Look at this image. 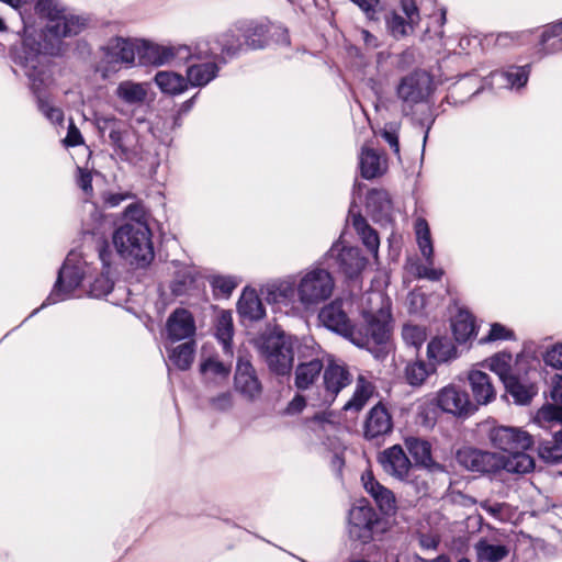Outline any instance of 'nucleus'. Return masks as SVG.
I'll list each match as a JSON object with an SVG mask.
<instances>
[{
    "label": "nucleus",
    "mask_w": 562,
    "mask_h": 562,
    "mask_svg": "<svg viewBox=\"0 0 562 562\" xmlns=\"http://www.w3.org/2000/svg\"><path fill=\"white\" fill-rule=\"evenodd\" d=\"M458 356L454 342L447 336H436L427 345V357L434 366L456 360Z\"/></svg>",
    "instance_id": "f704fd0d"
},
{
    "label": "nucleus",
    "mask_w": 562,
    "mask_h": 562,
    "mask_svg": "<svg viewBox=\"0 0 562 562\" xmlns=\"http://www.w3.org/2000/svg\"><path fill=\"white\" fill-rule=\"evenodd\" d=\"M11 58L30 81V89L36 99L38 111L52 123L61 124L64 112L52 104L46 89L50 81L49 58L43 52L42 43L26 35L19 45L11 48Z\"/></svg>",
    "instance_id": "f03ea898"
},
{
    "label": "nucleus",
    "mask_w": 562,
    "mask_h": 562,
    "mask_svg": "<svg viewBox=\"0 0 562 562\" xmlns=\"http://www.w3.org/2000/svg\"><path fill=\"white\" fill-rule=\"evenodd\" d=\"M360 173L364 179H374L381 172V162L379 154L371 148H362L359 157Z\"/></svg>",
    "instance_id": "09e8293b"
},
{
    "label": "nucleus",
    "mask_w": 562,
    "mask_h": 562,
    "mask_svg": "<svg viewBox=\"0 0 562 562\" xmlns=\"http://www.w3.org/2000/svg\"><path fill=\"white\" fill-rule=\"evenodd\" d=\"M516 372L509 374L502 382L505 390L514 398V403L517 405H528L531 403L533 397L538 394V384L532 380L533 373L532 367L530 368L526 362L522 364V369H518L517 362L515 363Z\"/></svg>",
    "instance_id": "f3484780"
},
{
    "label": "nucleus",
    "mask_w": 562,
    "mask_h": 562,
    "mask_svg": "<svg viewBox=\"0 0 562 562\" xmlns=\"http://www.w3.org/2000/svg\"><path fill=\"white\" fill-rule=\"evenodd\" d=\"M99 260L102 263V272L100 277L95 278L90 285V294L93 297L100 299L110 294L114 288L112 279V265L114 254L111 245L105 239H99L95 246Z\"/></svg>",
    "instance_id": "aec40b11"
},
{
    "label": "nucleus",
    "mask_w": 562,
    "mask_h": 562,
    "mask_svg": "<svg viewBox=\"0 0 562 562\" xmlns=\"http://www.w3.org/2000/svg\"><path fill=\"white\" fill-rule=\"evenodd\" d=\"M418 535L419 544L423 549L436 550L440 543V537L437 533H425L420 529H416Z\"/></svg>",
    "instance_id": "69168bd1"
},
{
    "label": "nucleus",
    "mask_w": 562,
    "mask_h": 562,
    "mask_svg": "<svg viewBox=\"0 0 562 562\" xmlns=\"http://www.w3.org/2000/svg\"><path fill=\"white\" fill-rule=\"evenodd\" d=\"M210 284L213 288L214 293H220L225 297H228L238 285L237 280L229 276H213L210 279Z\"/></svg>",
    "instance_id": "4d7b16f0"
},
{
    "label": "nucleus",
    "mask_w": 562,
    "mask_h": 562,
    "mask_svg": "<svg viewBox=\"0 0 562 562\" xmlns=\"http://www.w3.org/2000/svg\"><path fill=\"white\" fill-rule=\"evenodd\" d=\"M378 515L368 502H360L350 508L348 514L349 527H374Z\"/></svg>",
    "instance_id": "79ce46f5"
},
{
    "label": "nucleus",
    "mask_w": 562,
    "mask_h": 562,
    "mask_svg": "<svg viewBox=\"0 0 562 562\" xmlns=\"http://www.w3.org/2000/svg\"><path fill=\"white\" fill-rule=\"evenodd\" d=\"M323 371V384L325 390L323 402L330 405L338 393L351 382V379L347 368L333 360L328 362Z\"/></svg>",
    "instance_id": "bb28decb"
},
{
    "label": "nucleus",
    "mask_w": 562,
    "mask_h": 562,
    "mask_svg": "<svg viewBox=\"0 0 562 562\" xmlns=\"http://www.w3.org/2000/svg\"><path fill=\"white\" fill-rule=\"evenodd\" d=\"M359 7L369 20H378L376 13L380 7V0H350Z\"/></svg>",
    "instance_id": "e2e57ef3"
},
{
    "label": "nucleus",
    "mask_w": 562,
    "mask_h": 562,
    "mask_svg": "<svg viewBox=\"0 0 562 562\" xmlns=\"http://www.w3.org/2000/svg\"><path fill=\"white\" fill-rule=\"evenodd\" d=\"M192 63L187 67L186 78L188 85L194 88H203L217 78L222 64L216 59H203Z\"/></svg>",
    "instance_id": "7c9ffc66"
},
{
    "label": "nucleus",
    "mask_w": 562,
    "mask_h": 562,
    "mask_svg": "<svg viewBox=\"0 0 562 562\" xmlns=\"http://www.w3.org/2000/svg\"><path fill=\"white\" fill-rule=\"evenodd\" d=\"M136 57L139 65L160 66L173 64L180 66L191 61V46L189 45H159L148 41H139L136 45Z\"/></svg>",
    "instance_id": "1a4fd4ad"
},
{
    "label": "nucleus",
    "mask_w": 562,
    "mask_h": 562,
    "mask_svg": "<svg viewBox=\"0 0 562 562\" xmlns=\"http://www.w3.org/2000/svg\"><path fill=\"white\" fill-rule=\"evenodd\" d=\"M297 295V285L289 280L279 281L267 289L266 300L274 304H288Z\"/></svg>",
    "instance_id": "37998d69"
},
{
    "label": "nucleus",
    "mask_w": 562,
    "mask_h": 562,
    "mask_svg": "<svg viewBox=\"0 0 562 562\" xmlns=\"http://www.w3.org/2000/svg\"><path fill=\"white\" fill-rule=\"evenodd\" d=\"M401 9L405 14V19L409 20L415 25L419 22V10L415 0H401Z\"/></svg>",
    "instance_id": "0e129e2a"
},
{
    "label": "nucleus",
    "mask_w": 562,
    "mask_h": 562,
    "mask_svg": "<svg viewBox=\"0 0 562 562\" xmlns=\"http://www.w3.org/2000/svg\"><path fill=\"white\" fill-rule=\"evenodd\" d=\"M94 123L101 136L108 134L109 139L126 125L125 122L114 115H97Z\"/></svg>",
    "instance_id": "5fc2aeb1"
},
{
    "label": "nucleus",
    "mask_w": 562,
    "mask_h": 562,
    "mask_svg": "<svg viewBox=\"0 0 562 562\" xmlns=\"http://www.w3.org/2000/svg\"><path fill=\"white\" fill-rule=\"evenodd\" d=\"M510 361H512L510 353L499 352V353L494 355L490 359V368L503 381L505 378H507L509 374H512L509 372L510 371Z\"/></svg>",
    "instance_id": "13d9d810"
},
{
    "label": "nucleus",
    "mask_w": 562,
    "mask_h": 562,
    "mask_svg": "<svg viewBox=\"0 0 562 562\" xmlns=\"http://www.w3.org/2000/svg\"><path fill=\"white\" fill-rule=\"evenodd\" d=\"M514 533V548L512 562H533L539 553L543 557H552L557 552L555 546L541 538H535L526 533L522 529Z\"/></svg>",
    "instance_id": "a211bd4d"
},
{
    "label": "nucleus",
    "mask_w": 562,
    "mask_h": 562,
    "mask_svg": "<svg viewBox=\"0 0 562 562\" xmlns=\"http://www.w3.org/2000/svg\"><path fill=\"white\" fill-rule=\"evenodd\" d=\"M372 394V386L363 376H359L357 386L351 398L344 405L345 411H361Z\"/></svg>",
    "instance_id": "8fccbe9b"
},
{
    "label": "nucleus",
    "mask_w": 562,
    "mask_h": 562,
    "mask_svg": "<svg viewBox=\"0 0 562 562\" xmlns=\"http://www.w3.org/2000/svg\"><path fill=\"white\" fill-rule=\"evenodd\" d=\"M210 403L216 411L226 412L233 406L232 394L229 392H223L211 398Z\"/></svg>",
    "instance_id": "338daca9"
},
{
    "label": "nucleus",
    "mask_w": 562,
    "mask_h": 562,
    "mask_svg": "<svg viewBox=\"0 0 562 562\" xmlns=\"http://www.w3.org/2000/svg\"><path fill=\"white\" fill-rule=\"evenodd\" d=\"M468 383L471 389L474 404L486 405L495 400L496 391L491 376L481 370H472L468 374Z\"/></svg>",
    "instance_id": "473e14b6"
},
{
    "label": "nucleus",
    "mask_w": 562,
    "mask_h": 562,
    "mask_svg": "<svg viewBox=\"0 0 562 562\" xmlns=\"http://www.w3.org/2000/svg\"><path fill=\"white\" fill-rule=\"evenodd\" d=\"M234 387L237 393L249 402L260 397L262 383L251 361L245 357H238L234 374Z\"/></svg>",
    "instance_id": "6ab92c4d"
},
{
    "label": "nucleus",
    "mask_w": 562,
    "mask_h": 562,
    "mask_svg": "<svg viewBox=\"0 0 562 562\" xmlns=\"http://www.w3.org/2000/svg\"><path fill=\"white\" fill-rule=\"evenodd\" d=\"M237 312L244 319L250 322L265 317V306L255 290L245 289L237 302Z\"/></svg>",
    "instance_id": "e433bc0d"
},
{
    "label": "nucleus",
    "mask_w": 562,
    "mask_h": 562,
    "mask_svg": "<svg viewBox=\"0 0 562 562\" xmlns=\"http://www.w3.org/2000/svg\"><path fill=\"white\" fill-rule=\"evenodd\" d=\"M201 373L205 374L211 372L213 375L227 378L229 374V367H227L222 361H218L213 358H207L200 364Z\"/></svg>",
    "instance_id": "052dcab7"
},
{
    "label": "nucleus",
    "mask_w": 562,
    "mask_h": 562,
    "mask_svg": "<svg viewBox=\"0 0 562 562\" xmlns=\"http://www.w3.org/2000/svg\"><path fill=\"white\" fill-rule=\"evenodd\" d=\"M456 461L461 468L480 474H495L502 470L514 474H526L536 465L532 457L522 454L505 457L469 446L457 450Z\"/></svg>",
    "instance_id": "39448f33"
},
{
    "label": "nucleus",
    "mask_w": 562,
    "mask_h": 562,
    "mask_svg": "<svg viewBox=\"0 0 562 562\" xmlns=\"http://www.w3.org/2000/svg\"><path fill=\"white\" fill-rule=\"evenodd\" d=\"M550 397L553 403L562 404V374L560 373L551 378Z\"/></svg>",
    "instance_id": "774afa93"
},
{
    "label": "nucleus",
    "mask_w": 562,
    "mask_h": 562,
    "mask_svg": "<svg viewBox=\"0 0 562 562\" xmlns=\"http://www.w3.org/2000/svg\"><path fill=\"white\" fill-rule=\"evenodd\" d=\"M405 446L417 465L431 472L443 471V465L432 459L431 445L429 441L417 437H407L405 439Z\"/></svg>",
    "instance_id": "72a5a7b5"
},
{
    "label": "nucleus",
    "mask_w": 562,
    "mask_h": 562,
    "mask_svg": "<svg viewBox=\"0 0 562 562\" xmlns=\"http://www.w3.org/2000/svg\"><path fill=\"white\" fill-rule=\"evenodd\" d=\"M236 29L244 38L245 52L266 48L274 35L278 44L290 45L289 32L282 26H271L268 23L251 20L237 23Z\"/></svg>",
    "instance_id": "9b49d317"
},
{
    "label": "nucleus",
    "mask_w": 562,
    "mask_h": 562,
    "mask_svg": "<svg viewBox=\"0 0 562 562\" xmlns=\"http://www.w3.org/2000/svg\"><path fill=\"white\" fill-rule=\"evenodd\" d=\"M531 72V65L524 66L510 65L502 70L491 72L493 82L501 83L502 87L519 91L525 88Z\"/></svg>",
    "instance_id": "2f4dec72"
},
{
    "label": "nucleus",
    "mask_w": 562,
    "mask_h": 562,
    "mask_svg": "<svg viewBox=\"0 0 562 562\" xmlns=\"http://www.w3.org/2000/svg\"><path fill=\"white\" fill-rule=\"evenodd\" d=\"M539 457L552 464L562 462V429L554 432L553 440L539 447Z\"/></svg>",
    "instance_id": "3c124183"
},
{
    "label": "nucleus",
    "mask_w": 562,
    "mask_h": 562,
    "mask_svg": "<svg viewBox=\"0 0 562 562\" xmlns=\"http://www.w3.org/2000/svg\"><path fill=\"white\" fill-rule=\"evenodd\" d=\"M366 492L374 499L380 512L384 515H393L396 510V498L394 493L375 480L371 471L361 475Z\"/></svg>",
    "instance_id": "cd10ccee"
},
{
    "label": "nucleus",
    "mask_w": 562,
    "mask_h": 562,
    "mask_svg": "<svg viewBox=\"0 0 562 562\" xmlns=\"http://www.w3.org/2000/svg\"><path fill=\"white\" fill-rule=\"evenodd\" d=\"M195 329L193 315L186 308H176L166 323L167 336L171 341L191 338Z\"/></svg>",
    "instance_id": "c756f323"
},
{
    "label": "nucleus",
    "mask_w": 562,
    "mask_h": 562,
    "mask_svg": "<svg viewBox=\"0 0 562 562\" xmlns=\"http://www.w3.org/2000/svg\"><path fill=\"white\" fill-rule=\"evenodd\" d=\"M379 462L387 474L398 480H405L412 468L408 457L400 445H394L381 452Z\"/></svg>",
    "instance_id": "c85d7f7f"
},
{
    "label": "nucleus",
    "mask_w": 562,
    "mask_h": 562,
    "mask_svg": "<svg viewBox=\"0 0 562 562\" xmlns=\"http://www.w3.org/2000/svg\"><path fill=\"white\" fill-rule=\"evenodd\" d=\"M515 338V333L499 323L491 325V329L486 337L481 339V342H491L496 340H512Z\"/></svg>",
    "instance_id": "680f3d73"
},
{
    "label": "nucleus",
    "mask_w": 562,
    "mask_h": 562,
    "mask_svg": "<svg viewBox=\"0 0 562 562\" xmlns=\"http://www.w3.org/2000/svg\"><path fill=\"white\" fill-rule=\"evenodd\" d=\"M541 359L547 367L555 370L562 369V342L551 345L546 349L533 341L526 342L521 352L517 355V367L520 370L526 362L530 368L532 367L533 373L539 375L538 368Z\"/></svg>",
    "instance_id": "dca6fc26"
},
{
    "label": "nucleus",
    "mask_w": 562,
    "mask_h": 562,
    "mask_svg": "<svg viewBox=\"0 0 562 562\" xmlns=\"http://www.w3.org/2000/svg\"><path fill=\"white\" fill-rule=\"evenodd\" d=\"M234 335L233 317L231 312L222 311L215 324V336L223 345L226 353L232 352V340Z\"/></svg>",
    "instance_id": "a18cd8bd"
},
{
    "label": "nucleus",
    "mask_w": 562,
    "mask_h": 562,
    "mask_svg": "<svg viewBox=\"0 0 562 562\" xmlns=\"http://www.w3.org/2000/svg\"><path fill=\"white\" fill-rule=\"evenodd\" d=\"M538 417L548 423H557L562 426V404L546 403L538 411Z\"/></svg>",
    "instance_id": "bf43d9fd"
},
{
    "label": "nucleus",
    "mask_w": 562,
    "mask_h": 562,
    "mask_svg": "<svg viewBox=\"0 0 562 562\" xmlns=\"http://www.w3.org/2000/svg\"><path fill=\"white\" fill-rule=\"evenodd\" d=\"M321 348L313 339H305L297 345V366L295 369V386L301 390H307L321 376L324 370V363L319 358Z\"/></svg>",
    "instance_id": "ddd939ff"
},
{
    "label": "nucleus",
    "mask_w": 562,
    "mask_h": 562,
    "mask_svg": "<svg viewBox=\"0 0 562 562\" xmlns=\"http://www.w3.org/2000/svg\"><path fill=\"white\" fill-rule=\"evenodd\" d=\"M415 232L418 248L429 266L434 265V246L428 223L424 218H417Z\"/></svg>",
    "instance_id": "49530a36"
},
{
    "label": "nucleus",
    "mask_w": 562,
    "mask_h": 562,
    "mask_svg": "<svg viewBox=\"0 0 562 562\" xmlns=\"http://www.w3.org/2000/svg\"><path fill=\"white\" fill-rule=\"evenodd\" d=\"M161 92L180 94L188 88L187 78L172 71H158L154 79Z\"/></svg>",
    "instance_id": "a19ab883"
},
{
    "label": "nucleus",
    "mask_w": 562,
    "mask_h": 562,
    "mask_svg": "<svg viewBox=\"0 0 562 562\" xmlns=\"http://www.w3.org/2000/svg\"><path fill=\"white\" fill-rule=\"evenodd\" d=\"M392 430V415L389 409L379 402L367 414L363 424V437L367 440H374L391 434Z\"/></svg>",
    "instance_id": "393cba45"
},
{
    "label": "nucleus",
    "mask_w": 562,
    "mask_h": 562,
    "mask_svg": "<svg viewBox=\"0 0 562 562\" xmlns=\"http://www.w3.org/2000/svg\"><path fill=\"white\" fill-rule=\"evenodd\" d=\"M194 352L195 342L193 340H188L180 344L170 351L169 360L179 370L184 371L191 367L194 359Z\"/></svg>",
    "instance_id": "de8ad7c7"
},
{
    "label": "nucleus",
    "mask_w": 562,
    "mask_h": 562,
    "mask_svg": "<svg viewBox=\"0 0 562 562\" xmlns=\"http://www.w3.org/2000/svg\"><path fill=\"white\" fill-rule=\"evenodd\" d=\"M89 270L90 268L87 261L80 255L75 251L69 252L58 270L56 282L49 295L38 308H35L29 317L24 319V322L38 313L40 310L71 297L72 292L81 285Z\"/></svg>",
    "instance_id": "0eeeda50"
},
{
    "label": "nucleus",
    "mask_w": 562,
    "mask_h": 562,
    "mask_svg": "<svg viewBox=\"0 0 562 562\" xmlns=\"http://www.w3.org/2000/svg\"><path fill=\"white\" fill-rule=\"evenodd\" d=\"M335 286L334 278L326 268L308 270L297 284V296L304 306H311L330 297Z\"/></svg>",
    "instance_id": "f8f14e48"
},
{
    "label": "nucleus",
    "mask_w": 562,
    "mask_h": 562,
    "mask_svg": "<svg viewBox=\"0 0 562 562\" xmlns=\"http://www.w3.org/2000/svg\"><path fill=\"white\" fill-rule=\"evenodd\" d=\"M432 77L424 69H416L401 78L396 86V95L404 106L413 109L414 105L427 101L432 92Z\"/></svg>",
    "instance_id": "4468645a"
},
{
    "label": "nucleus",
    "mask_w": 562,
    "mask_h": 562,
    "mask_svg": "<svg viewBox=\"0 0 562 562\" xmlns=\"http://www.w3.org/2000/svg\"><path fill=\"white\" fill-rule=\"evenodd\" d=\"M451 329L457 342H467L475 335L473 316L469 312L460 310L451 319Z\"/></svg>",
    "instance_id": "ea45409f"
},
{
    "label": "nucleus",
    "mask_w": 562,
    "mask_h": 562,
    "mask_svg": "<svg viewBox=\"0 0 562 562\" xmlns=\"http://www.w3.org/2000/svg\"><path fill=\"white\" fill-rule=\"evenodd\" d=\"M436 403L442 412L459 417L476 411V405L469 398L468 393L456 385L441 389L437 394Z\"/></svg>",
    "instance_id": "412c9836"
},
{
    "label": "nucleus",
    "mask_w": 562,
    "mask_h": 562,
    "mask_svg": "<svg viewBox=\"0 0 562 562\" xmlns=\"http://www.w3.org/2000/svg\"><path fill=\"white\" fill-rule=\"evenodd\" d=\"M488 439L493 447L508 452L507 457L516 454L530 457L526 451L531 449L535 443L533 437L529 432L512 426H496L491 428Z\"/></svg>",
    "instance_id": "2eb2a0df"
},
{
    "label": "nucleus",
    "mask_w": 562,
    "mask_h": 562,
    "mask_svg": "<svg viewBox=\"0 0 562 562\" xmlns=\"http://www.w3.org/2000/svg\"><path fill=\"white\" fill-rule=\"evenodd\" d=\"M366 210L373 222L387 225L393 222V203L387 191L371 189L366 196Z\"/></svg>",
    "instance_id": "a878e982"
},
{
    "label": "nucleus",
    "mask_w": 562,
    "mask_h": 562,
    "mask_svg": "<svg viewBox=\"0 0 562 562\" xmlns=\"http://www.w3.org/2000/svg\"><path fill=\"white\" fill-rule=\"evenodd\" d=\"M386 27L395 40H401L414 31L415 24L397 12H392L386 18Z\"/></svg>",
    "instance_id": "864d4df0"
},
{
    "label": "nucleus",
    "mask_w": 562,
    "mask_h": 562,
    "mask_svg": "<svg viewBox=\"0 0 562 562\" xmlns=\"http://www.w3.org/2000/svg\"><path fill=\"white\" fill-rule=\"evenodd\" d=\"M110 143L122 160L134 166L144 160V153L138 144L137 135L127 125L112 136Z\"/></svg>",
    "instance_id": "5701e85b"
},
{
    "label": "nucleus",
    "mask_w": 562,
    "mask_h": 562,
    "mask_svg": "<svg viewBox=\"0 0 562 562\" xmlns=\"http://www.w3.org/2000/svg\"><path fill=\"white\" fill-rule=\"evenodd\" d=\"M435 371V366L431 363L430 366L426 364L423 360H417L415 362L407 363L405 368V378L409 385L419 386L422 385L426 378Z\"/></svg>",
    "instance_id": "603ef678"
},
{
    "label": "nucleus",
    "mask_w": 562,
    "mask_h": 562,
    "mask_svg": "<svg viewBox=\"0 0 562 562\" xmlns=\"http://www.w3.org/2000/svg\"><path fill=\"white\" fill-rule=\"evenodd\" d=\"M142 209L138 204H130L125 215L131 218L113 233V245L117 255L137 268L147 267L154 259L151 231L145 221L139 220Z\"/></svg>",
    "instance_id": "20e7f679"
},
{
    "label": "nucleus",
    "mask_w": 562,
    "mask_h": 562,
    "mask_svg": "<svg viewBox=\"0 0 562 562\" xmlns=\"http://www.w3.org/2000/svg\"><path fill=\"white\" fill-rule=\"evenodd\" d=\"M244 52L240 35L234 30H226L207 38L200 40L191 46V61L216 59L220 64L226 65L231 59L237 58Z\"/></svg>",
    "instance_id": "6e6552de"
},
{
    "label": "nucleus",
    "mask_w": 562,
    "mask_h": 562,
    "mask_svg": "<svg viewBox=\"0 0 562 562\" xmlns=\"http://www.w3.org/2000/svg\"><path fill=\"white\" fill-rule=\"evenodd\" d=\"M26 32L37 20L46 21V32L55 38L80 34L89 24V18L71 13L60 0H25L18 11Z\"/></svg>",
    "instance_id": "7ed1b4c3"
},
{
    "label": "nucleus",
    "mask_w": 562,
    "mask_h": 562,
    "mask_svg": "<svg viewBox=\"0 0 562 562\" xmlns=\"http://www.w3.org/2000/svg\"><path fill=\"white\" fill-rule=\"evenodd\" d=\"M136 45L137 42L130 38L117 36L110 40L102 48L103 63L109 66L108 69L114 70L120 64H134L136 58Z\"/></svg>",
    "instance_id": "b1692460"
},
{
    "label": "nucleus",
    "mask_w": 562,
    "mask_h": 562,
    "mask_svg": "<svg viewBox=\"0 0 562 562\" xmlns=\"http://www.w3.org/2000/svg\"><path fill=\"white\" fill-rule=\"evenodd\" d=\"M476 557L482 562H499L509 553V548L506 544L493 543L485 538H482L475 544Z\"/></svg>",
    "instance_id": "c03bdc74"
},
{
    "label": "nucleus",
    "mask_w": 562,
    "mask_h": 562,
    "mask_svg": "<svg viewBox=\"0 0 562 562\" xmlns=\"http://www.w3.org/2000/svg\"><path fill=\"white\" fill-rule=\"evenodd\" d=\"M373 296L379 302V307L376 310H363V322L360 324L351 323L342 308V303L337 300L322 307L318 319L328 330L344 337L359 348L373 352L374 348L386 344L389 340L392 319L390 300L380 292L374 293Z\"/></svg>",
    "instance_id": "f257e3e1"
},
{
    "label": "nucleus",
    "mask_w": 562,
    "mask_h": 562,
    "mask_svg": "<svg viewBox=\"0 0 562 562\" xmlns=\"http://www.w3.org/2000/svg\"><path fill=\"white\" fill-rule=\"evenodd\" d=\"M352 226L362 241L363 246L368 249V251L374 257L378 256L379 247H380V237L378 232L369 225L366 217H363L360 213L352 214Z\"/></svg>",
    "instance_id": "4c0bfd02"
},
{
    "label": "nucleus",
    "mask_w": 562,
    "mask_h": 562,
    "mask_svg": "<svg viewBox=\"0 0 562 562\" xmlns=\"http://www.w3.org/2000/svg\"><path fill=\"white\" fill-rule=\"evenodd\" d=\"M562 52V20L547 25L539 40L537 54L540 57Z\"/></svg>",
    "instance_id": "c9c22d12"
},
{
    "label": "nucleus",
    "mask_w": 562,
    "mask_h": 562,
    "mask_svg": "<svg viewBox=\"0 0 562 562\" xmlns=\"http://www.w3.org/2000/svg\"><path fill=\"white\" fill-rule=\"evenodd\" d=\"M115 95L127 105L138 106L145 102L147 90L144 83L124 80L117 85Z\"/></svg>",
    "instance_id": "58836bf2"
},
{
    "label": "nucleus",
    "mask_w": 562,
    "mask_h": 562,
    "mask_svg": "<svg viewBox=\"0 0 562 562\" xmlns=\"http://www.w3.org/2000/svg\"><path fill=\"white\" fill-rule=\"evenodd\" d=\"M323 263L328 270L331 269L344 274L346 279L353 280L361 274L368 265V259L360 248L345 247L341 246L340 240H337L325 254Z\"/></svg>",
    "instance_id": "9d476101"
},
{
    "label": "nucleus",
    "mask_w": 562,
    "mask_h": 562,
    "mask_svg": "<svg viewBox=\"0 0 562 562\" xmlns=\"http://www.w3.org/2000/svg\"><path fill=\"white\" fill-rule=\"evenodd\" d=\"M296 337L286 334L279 327L266 329L258 338L260 353L269 369L277 376H289L294 363V355L297 353Z\"/></svg>",
    "instance_id": "423d86ee"
},
{
    "label": "nucleus",
    "mask_w": 562,
    "mask_h": 562,
    "mask_svg": "<svg viewBox=\"0 0 562 562\" xmlns=\"http://www.w3.org/2000/svg\"><path fill=\"white\" fill-rule=\"evenodd\" d=\"M176 270L169 283V289L175 297H189L200 290L201 274L194 266L172 261Z\"/></svg>",
    "instance_id": "4be33fe9"
},
{
    "label": "nucleus",
    "mask_w": 562,
    "mask_h": 562,
    "mask_svg": "<svg viewBox=\"0 0 562 562\" xmlns=\"http://www.w3.org/2000/svg\"><path fill=\"white\" fill-rule=\"evenodd\" d=\"M402 337L407 345L419 349L427 338L426 328L419 325L406 324L403 326Z\"/></svg>",
    "instance_id": "6e6d98bb"
}]
</instances>
